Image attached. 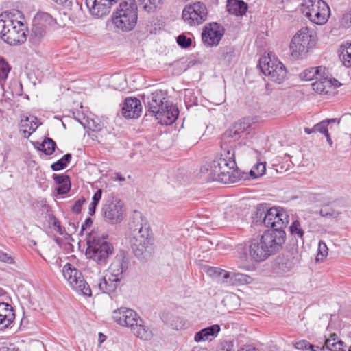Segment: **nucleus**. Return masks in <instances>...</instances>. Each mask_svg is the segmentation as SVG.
Returning a JSON list of instances; mask_svg holds the SVG:
<instances>
[{"label":"nucleus","instance_id":"obj_57","mask_svg":"<svg viewBox=\"0 0 351 351\" xmlns=\"http://www.w3.org/2000/svg\"><path fill=\"white\" fill-rule=\"evenodd\" d=\"M232 211V209H230L229 210H227L224 213V217L225 218L228 220V221H233L234 220V217H229V213H231Z\"/></svg>","mask_w":351,"mask_h":351},{"label":"nucleus","instance_id":"obj_12","mask_svg":"<svg viewBox=\"0 0 351 351\" xmlns=\"http://www.w3.org/2000/svg\"><path fill=\"white\" fill-rule=\"evenodd\" d=\"M259 67L262 73L268 77L269 80L280 84L286 78L287 71L285 66L269 53L259 59Z\"/></svg>","mask_w":351,"mask_h":351},{"label":"nucleus","instance_id":"obj_62","mask_svg":"<svg viewBox=\"0 0 351 351\" xmlns=\"http://www.w3.org/2000/svg\"><path fill=\"white\" fill-rule=\"evenodd\" d=\"M77 14H78L79 16H81V15L83 14L82 6L78 8Z\"/></svg>","mask_w":351,"mask_h":351},{"label":"nucleus","instance_id":"obj_44","mask_svg":"<svg viewBox=\"0 0 351 351\" xmlns=\"http://www.w3.org/2000/svg\"><path fill=\"white\" fill-rule=\"evenodd\" d=\"M177 43L182 47L186 48L191 46V39L182 34L178 36Z\"/></svg>","mask_w":351,"mask_h":351},{"label":"nucleus","instance_id":"obj_41","mask_svg":"<svg viewBox=\"0 0 351 351\" xmlns=\"http://www.w3.org/2000/svg\"><path fill=\"white\" fill-rule=\"evenodd\" d=\"M328 256V247L326 243L323 241H319L317 248V254L316 256V261H323L325 258Z\"/></svg>","mask_w":351,"mask_h":351},{"label":"nucleus","instance_id":"obj_27","mask_svg":"<svg viewBox=\"0 0 351 351\" xmlns=\"http://www.w3.org/2000/svg\"><path fill=\"white\" fill-rule=\"evenodd\" d=\"M130 330L135 336L145 341L150 340L153 336L152 331L141 318V322H135Z\"/></svg>","mask_w":351,"mask_h":351},{"label":"nucleus","instance_id":"obj_24","mask_svg":"<svg viewBox=\"0 0 351 351\" xmlns=\"http://www.w3.org/2000/svg\"><path fill=\"white\" fill-rule=\"evenodd\" d=\"M219 332L220 326L218 324H213L196 332L194 336V340L195 342L212 341L217 336Z\"/></svg>","mask_w":351,"mask_h":351},{"label":"nucleus","instance_id":"obj_18","mask_svg":"<svg viewBox=\"0 0 351 351\" xmlns=\"http://www.w3.org/2000/svg\"><path fill=\"white\" fill-rule=\"evenodd\" d=\"M118 0H86L85 3L93 16L102 18L110 13L111 7Z\"/></svg>","mask_w":351,"mask_h":351},{"label":"nucleus","instance_id":"obj_48","mask_svg":"<svg viewBox=\"0 0 351 351\" xmlns=\"http://www.w3.org/2000/svg\"><path fill=\"white\" fill-rule=\"evenodd\" d=\"M319 214L321 215V216L326 217H337L339 215L338 212H336L332 209L328 210L326 208L321 209L319 211Z\"/></svg>","mask_w":351,"mask_h":351},{"label":"nucleus","instance_id":"obj_35","mask_svg":"<svg viewBox=\"0 0 351 351\" xmlns=\"http://www.w3.org/2000/svg\"><path fill=\"white\" fill-rule=\"evenodd\" d=\"M71 158L72 155L71 154H66L62 158L51 165V169L54 171H57L65 169L71 162Z\"/></svg>","mask_w":351,"mask_h":351},{"label":"nucleus","instance_id":"obj_30","mask_svg":"<svg viewBox=\"0 0 351 351\" xmlns=\"http://www.w3.org/2000/svg\"><path fill=\"white\" fill-rule=\"evenodd\" d=\"M339 59L346 67L351 66V43H346L339 49Z\"/></svg>","mask_w":351,"mask_h":351},{"label":"nucleus","instance_id":"obj_1","mask_svg":"<svg viewBox=\"0 0 351 351\" xmlns=\"http://www.w3.org/2000/svg\"><path fill=\"white\" fill-rule=\"evenodd\" d=\"M250 125V119L244 118L235 122L223 133L219 158L201 167V173L205 175L206 179L222 183L234 182L232 177H234L237 167L234 150L236 141Z\"/></svg>","mask_w":351,"mask_h":351},{"label":"nucleus","instance_id":"obj_34","mask_svg":"<svg viewBox=\"0 0 351 351\" xmlns=\"http://www.w3.org/2000/svg\"><path fill=\"white\" fill-rule=\"evenodd\" d=\"M56 147V142L50 138H46L43 142L40 144L38 149L44 152L46 155H51Z\"/></svg>","mask_w":351,"mask_h":351},{"label":"nucleus","instance_id":"obj_40","mask_svg":"<svg viewBox=\"0 0 351 351\" xmlns=\"http://www.w3.org/2000/svg\"><path fill=\"white\" fill-rule=\"evenodd\" d=\"M102 191L98 189L93 195L92 203L89 206L88 214L93 216L95 213L96 208L101 198Z\"/></svg>","mask_w":351,"mask_h":351},{"label":"nucleus","instance_id":"obj_5","mask_svg":"<svg viewBox=\"0 0 351 351\" xmlns=\"http://www.w3.org/2000/svg\"><path fill=\"white\" fill-rule=\"evenodd\" d=\"M148 112L162 125H171L178 119V109L166 97L162 90H156L147 98Z\"/></svg>","mask_w":351,"mask_h":351},{"label":"nucleus","instance_id":"obj_55","mask_svg":"<svg viewBox=\"0 0 351 351\" xmlns=\"http://www.w3.org/2000/svg\"><path fill=\"white\" fill-rule=\"evenodd\" d=\"M283 266H284V263H282L281 264V266L280 267L281 268V269L284 271V272H287L288 271H289L291 269V263H285V269L283 268Z\"/></svg>","mask_w":351,"mask_h":351},{"label":"nucleus","instance_id":"obj_25","mask_svg":"<svg viewBox=\"0 0 351 351\" xmlns=\"http://www.w3.org/2000/svg\"><path fill=\"white\" fill-rule=\"evenodd\" d=\"M53 179L57 185L56 191L58 195H64L69 192L71 189V181L69 176L66 174L53 175Z\"/></svg>","mask_w":351,"mask_h":351},{"label":"nucleus","instance_id":"obj_39","mask_svg":"<svg viewBox=\"0 0 351 351\" xmlns=\"http://www.w3.org/2000/svg\"><path fill=\"white\" fill-rule=\"evenodd\" d=\"M337 122V119H326L319 123L315 124L314 127L315 132H319L322 134H326L328 131V126L330 123Z\"/></svg>","mask_w":351,"mask_h":351},{"label":"nucleus","instance_id":"obj_56","mask_svg":"<svg viewBox=\"0 0 351 351\" xmlns=\"http://www.w3.org/2000/svg\"><path fill=\"white\" fill-rule=\"evenodd\" d=\"M326 340H332L334 343H335V341H341L340 339H339L338 336L335 333L331 334L330 337L328 339H327Z\"/></svg>","mask_w":351,"mask_h":351},{"label":"nucleus","instance_id":"obj_21","mask_svg":"<svg viewBox=\"0 0 351 351\" xmlns=\"http://www.w3.org/2000/svg\"><path fill=\"white\" fill-rule=\"evenodd\" d=\"M142 111L141 101L136 97H127L122 107V114L127 119L138 118Z\"/></svg>","mask_w":351,"mask_h":351},{"label":"nucleus","instance_id":"obj_50","mask_svg":"<svg viewBox=\"0 0 351 351\" xmlns=\"http://www.w3.org/2000/svg\"><path fill=\"white\" fill-rule=\"evenodd\" d=\"M51 219L52 220V225L54 228V229L60 234H63V232L62 230L60 221L53 215L51 217Z\"/></svg>","mask_w":351,"mask_h":351},{"label":"nucleus","instance_id":"obj_36","mask_svg":"<svg viewBox=\"0 0 351 351\" xmlns=\"http://www.w3.org/2000/svg\"><path fill=\"white\" fill-rule=\"evenodd\" d=\"M266 171V162H258L254 165L250 171L252 179H256L263 176Z\"/></svg>","mask_w":351,"mask_h":351},{"label":"nucleus","instance_id":"obj_59","mask_svg":"<svg viewBox=\"0 0 351 351\" xmlns=\"http://www.w3.org/2000/svg\"><path fill=\"white\" fill-rule=\"evenodd\" d=\"M324 136H326V140H327V142L328 143V144H329L330 146H332V139H331V138H330V136L329 133H328V132H327V134H324Z\"/></svg>","mask_w":351,"mask_h":351},{"label":"nucleus","instance_id":"obj_3","mask_svg":"<svg viewBox=\"0 0 351 351\" xmlns=\"http://www.w3.org/2000/svg\"><path fill=\"white\" fill-rule=\"evenodd\" d=\"M129 266L128 259L123 256H117L103 278H100L93 289H97L102 293H107L111 297L117 295L121 289V282L123 273Z\"/></svg>","mask_w":351,"mask_h":351},{"label":"nucleus","instance_id":"obj_11","mask_svg":"<svg viewBox=\"0 0 351 351\" xmlns=\"http://www.w3.org/2000/svg\"><path fill=\"white\" fill-rule=\"evenodd\" d=\"M264 215L263 223L272 230H284L289 223V217L286 210L280 207H273L265 212L263 208L258 206L256 213V218Z\"/></svg>","mask_w":351,"mask_h":351},{"label":"nucleus","instance_id":"obj_64","mask_svg":"<svg viewBox=\"0 0 351 351\" xmlns=\"http://www.w3.org/2000/svg\"><path fill=\"white\" fill-rule=\"evenodd\" d=\"M0 159L2 160V162H4L6 159V156H3L2 154H0Z\"/></svg>","mask_w":351,"mask_h":351},{"label":"nucleus","instance_id":"obj_19","mask_svg":"<svg viewBox=\"0 0 351 351\" xmlns=\"http://www.w3.org/2000/svg\"><path fill=\"white\" fill-rule=\"evenodd\" d=\"M102 210L105 219L112 223H117L123 218V204L119 199L107 202Z\"/></svg>","mask_w":351,"mask_h":351},{"label":"nucleus","instance_id":"obj_17","mask_svg":"<svg viewBox=\"0 0 351 351\" xmlns=\"http://www.w3.org/2000/svg\"><path fill=\"white\" fill-rule=\"evenodd\" d=\"M223 35V28L217 23L206 25L202 33V39L205 45L209 47L219 44Z\"/></svg>","mask_w":351,"mask_h":351},{"label":"nucleus","instance_id":"obj_63","mask_svg":"<svg viewBox=\"0 0 351 351\" xmlns=\"http://www.w3.org/2000/svg\"><path fill=\"white\" fill-rule=\"evenodd\" d=\"M0 351H8V348L5 346H2L0 347Z\"/></svg>","mask_w":351,"mask_h":351},{"label":"nucleus","instance_id":"obj_54","mask_svg":"<svg viewBox=\"0 0 351 351\" xmlns=\"http://www.w3.org/2000/svg\"><path fill=\"white\" fill-rule=\"evenodd\" d=\"M239 351H259L257 348L252 346H247L242 348H241Z\"/></svg>","mask_w":351,"mask_h":351},{"label":"nucleus","instance_id":"obj_49","mask_svg":"<svg viewBox=\"0 0 351 351\" xmlns=\"http://www.w3.org/2000/svg\"><path fill=\"white\" fill-rule=\"evenodd\" d=\"M247 276H230L231 282L234 283L235 282H238L239 283H245L250 281V278L248 275Z\"/></svg>","mask_w":351,"mask_h":351},{"label":"nucleus","instance_id":"obj_60","mask_svg":"<svg viewBox=\"0 0 351 351\" xmlns=\"http://www.w3.org/2000/svg\"><path fill=\"white\" fill-rule=\"evenodd\" d=\"M332 86H335V87L340 86L341 84L338 82V80H337L335 79H332Z\"/></svg>","mask_w":351,"mask_h":351},{"label":"nucleus","instance_id":"obj_47","mask_svg":"<svg viewBox=\"0 0 351 351\" xmlns=\"http://www.w3.org/2000/svg\"><path fill=\"white\" fill-rule=\"evenodd\" d=\"M217 351H234L233 343L230 341H224L220 344Z\"/></svg>","mask_w":351,"mask_h":351},{"label":"nucleus","instance_id":"obj_16","mask_svg":"<svg viewBox=\"0 0 351 351\" xmlns=\"http://www.w3.org/2000/svg\"><path fill=\"white\" fill-rule=\"evenodd\" d=\"M112 318L118 324L130 329L134 326L135 322H141V317L136 311L125 307L113 311Z\"/></svg>","mask_w":351,"mask_h":351},{"label":"nucleus","instance_id":"obj_51","mask_svg":"<svg viewBox=\"0 0 351 351\" xmlns=\"http://www.w3.org/2000/svg\"><path fill=\"white\" fill-rule=\"evenodd\" d=\"M56 3L63 6L65 8L71 9L73 0H52Z\"/></svg>","mask_w":351,"mask_h":351},{"label":"nucleus","instance_id":"obj_15","mask_svg":"<svg viewBox=\"0 0 351 351\" xmlns=\"http://www.w3.org/2000/svg\"><path fill=\"white\" fill-rule=\"evenodd\" d=\"M264 243L268 247L267 250L271 256L278 252L286 240V233L284 230H270L265 231L261 236Z\"/></svg>","mask_w":351,"mask_h":351},{"label":"nucleus","instance_id":"obj_28","mask_svg":"<svg viewBox=\"0 0 351 351\" xmlns=\"http://www.w3.org/2000/svg\"><path fill=\"white\" fill-rule=\"evenodd\" d=\"M332 87V79L322 77V75L315 82L312 83V88L313 90L319 94H328L331 91Z\"/></svg>","mask_w":351,"mask_h":351},{"label":"nucleus","instance_id":"obj_6","mask_svg":"<svg viewBox=\"0 0 351 351\" xmlns=\"http://www.w3.org/2000/svg\"><path fill=\"white\" fill-rule=\"evenodd\" d=\"M113 251L114 247L108 241V236H98L95 232L88 234L86 255L98 264H106Z\"/></svg>","mask_w":351,"mask_h":351},{"label":"nucleus","instance_id":"obj_26","mask_svg":"<svg viewBox=\"0 0 351 351\" xmlns=\"http://www.w3.org/2000/svg\"><path fill=\"white\" fill-rule=\"evenodd\" d=\"M226 9L230 14L243 16L247 11V5L243 0H227Z\"/></svg>","mask_w":351,"mask_h":351},{"label":"nucleus","instance_id":"obj_37","mask_svg":"<svg viewBox=\"0 0 351 351\" xmlns=\"http://www.w3.org/2000/svg\"><path fill=\"white\" fill-rule=\"evenodd\" d=\"M294 347L300 350H307V351H322V348H319L318 346H314L306 340H300L296 341L293 343Z\"/></svg>","mask_w":351,"mask_h":351},{"label":"nucleus","instance_id":"obj_8","mask_svg":"<svg viewBox=\"0 0 351 351\" xmlns=\"http://www.w3.org/2000/svg\"><path fill=\"white\" fill-rule=\"evenodd\" d=\"M315 45V39L312 30L307 27H302L297 32L290 42L291 56L296 60L304 59Z\"/></svg>","mask_w":351,"mask_h":351},{"label":"nucleus","instance_id":"obj_9","mask_svg":"<svg viewBox=\"0 0 351 351\" xmlns=\"http://www.w3.org/2000/svg\"><path fill=\"white\" fill-rule=\"evenodd\" d=\"M56 20L47 12H38L33 20L29 40L34 46H38L44 43L50 28L55 29Z\"/></svg>","mask_w":351,"mask_h":351},{"label":"nucleus","instance_id":"obj_14","mask_svg":"<svg viewBox=\"0 0 351 351\" xmlns=\"http://www.w3.org/2000/svg\"><path fill=\"white\" fill-rule=\"evenodd\" d=\"M208 14L206 5L201 1H196L184 6L182 19L186 24L190 26H197L207 20Z\"/></svg>","mask_w":351,"mask_h":351},{"label":"nucleus","instance_id":"obj_29","mask_svg":"<svg viewBox=\"0 0 351 351\" xmlns=\"http://www.w3.org/2000/svg\"><path fill=\"white\" fill-rule=\"evenodd\" d=\"M207 274L213 278L222 276L223 282H228L230 276H247L245 274L235 272H228L219 267H210L207 269Z\"/></svg>","mask_w":351,"mask_h":351},{"label":"nucleus","instance_id":"obj_58","mask_svg":"<svg viewBox=\"0 0 351 351\" xmlns=\"http://www.w3.org/2000/svg\"><path fill=\"white\" fill-rule=\"evenodd\" d=\"M304 132L308 134H311L312 133H315V130H314V127H313L312 128H305Z\"/></svg>","mask_w":351,"mask_h":351},{"label":"nucleus","instance_id":"obj_38","mask_svg":"<svg viewBox=\"0 0 351 351\" xmlns=\"http://www.w3.org/2000/svg\"><path fill=\"white\" fill-rule=\"evenodd\" d=\"M289 231L292 236L295 238H300L303 239L304 232L302 229V225L298 220H295L289 226Z\"/></svg>","mask_w":351,"mask_h":351},{"label":"nucleus","instance_id":"obj_23","mask_svg":"<svg viewBox=\"0 0 351 351\" xmlns=\"http://www.w3.org/2000/svg\"><path fill=\"white\" fill-rule=\"evenodd\" d=\"M38 119L34 116H23L19 127L20 132L24 134L25 137H29L38 127Z\"/></svg>","mask_w":351,"mask_h":351},{"label":"nucleus","instance_id":"obj_45","mask_svg":"<svg viewBox=\"0 0 351 351\" xmlns=\"http://www.w3.org/2000/svg\"><path fill=\"white\" fill-rule=\"evenodd\" d=\"M86 202V199L84 197H81L80 199H78L73 206L71 208V210L73 213L75 214H79L81 213L82 208L84 202Z\"/></svg>","mask_w":351,"mask_h":351},{"label":"nucleus","instance_id":"obj_4","mask_svg":"<svg viewBox=\"0 0 351 351\" xmlns=\"http://www.w3.org/2000/svg\"><path fill=\"white\" fill-rule=\"evenodd\" d=\"M132 237V249L138 258L144 256L152 245V232L146 218L138 211H134L130 223Z\"/></svg>","mask_w":351,"mask_h":351},{"label":"nucleus","instance_id":"obj_33","mask_svg":"<svg viewBox=\"0 0 351 351\" xmlns=\"http://www.w3.org/2000/svg\"><path fill=\"white\" fill-rule=\"evenodd\" d=\"M346 345L342 341L334 343L332 340H326L322 351H346Z\"/></svg>","mask_w":351,"mask_h":351},{"label":"nucleus","instance_id":"obj_52","mask_svg":"<svg viewBox=\"0 0 351 351\" xmlns=\"http://www.w3.org/2000/svg\"><path fill=\"white\" fill-rule=\"evenodd\" d=\"M92 224H93L92 219L90 217L87 218L81 226V231L82 232L85 231L88 228H90L92 226Z\"/></svg>","mask_w":351,"mask_h":351},{"label":"nucleus","instance_id":"obj_7","mask_svg":"<svg viewBox=\"0 0 351 351\" xmlns=\"http://www.w3.org/2000/svg\"><path fill=\"white\" fill-rule=\"evenodd\" d=\"M138 20V7L135 0H123L117 10L112 21L123 32L132 30Z\"/></svg>","mask_w":351,"mask_h":351},{"label":"nucleus","instance_id":"obj_31","mask_svg":"<svg viewBox=\"0 0 351 351\" xmlns=\"http://www.w3.org/2000/svg\"><path fill=\"white\" fill-rule=\"evenodd\" d=\"M324 70L322 66L311 67L305 69L300 74V77L302 80L311 81L314 79H318L321 75V72Z\"/></svg>","mask_w":351,"mask_h":351},{"label":"nucleus","instance_id":"obj_46","mask_svg":"<svg viewBox=\"0 0 351 351\" xmlns=\"http://www.w3.org/2000/svg\"><path fill=\"white\" fill-rule=\"evenodd\" d=\"M0 261L8 264H14V258L8 254L0 250Z\"/></svg>","mask_w":351,"mask_h":351},{"label":"nucleus","instance_id":"obj_53","mask_svg":"<svg viewBox=\"0 0 351 351\" xmlns=\"http://www.w3.org/2000/svg\"><path fill=\"white\" fill-rule=\"evenodd\" d=\"M112 178L114 180L119 182H124L125 180V178L120 173H115Z\"/></svg>","mask_w":351,"mask_h":351},{"label":"nucleus","instance_id":"obj_13","mask_svg":"<svg viewBox=\"0 0 351 351\" xmlns=\"http://www.w3.org/2000/svg\"><path fill=\"white\" fill-rule=\"evenodd\" d=\"M62 274L64 279L77 293L88 297L92 295L91 289L82 272L72 264L66 263L62 268Z\"/></svg>","mask_w":351,"mask_h":351},{"label":"nucleus","instance_id":"obj_2","mask_svg":"<svg viewBox=\"0 0 351 351\" xmlns=\"http://www.w3.org/2000/svg\"><path fill=\"white\" fill-rule=\"evenodd\" d=\"M27 25L23 14L17 10L0 14V38L10 46H17L27 40Z\"/></svg>","mask_w":351,"mask_h":351},{"label":"nucleus","instance_id":"obj_61","mask_svg":"<svg viewBox=\"0 0 351 351\" xmlns=\"http://www.w3.org/2000/svg\"><path fill=\"white\" fill-rule=\"evenodd\" d=\"M105 335H104L102 333H99V341L100 342H103L104 341V339H105Z\"/></svg>","mask_w":351,"mask_h":351},{"label":"nucleus","instance_id":"obj_32","mask_svg":"<svg viewBox=\"0 0 351 351\" xmlns=\"http://www.w3.org/2000/svg\"><path fill=\"white\" fill-rule=\"evenodd\" d=\"M139 5L147 12H154L156 8L160 7L162 0H138Z\"/></svg>","mask_w":351,"mask_h":351},{"label":"nucleus","instance_id":"obj_10","mask_svg":"<svg viewBox=\"0 0 351 351\" xmlns=\"http://www.w3.org/2000/svg\"><path fill=\"white\" fill-rule=\"evenodd\" d=\"M300 10L311 22L319 25H324L330 15V9L323 0H302Z\"/></svg>","mask_w":351,"mask_h":351},{"label":"nucleus","instance_id":"obj_43","mask_svg":"<svg viewBox=\"0 0 351 351\" xmlns=\"http://www.w3.org/2000/svg\"><path fill=\"white\" fill-rule=\"evenodd\" d=\"M340 26L345 29L351 28V8L342 16Z\"/></svg>","mask_w":351,"mask_h":351},{"label":"nucleus","instance_id":"obj_20","mask_svg":"<svg viewBox=\"0 0 351 351\" xmlns=\"http://www.w3.org/2000/svg\"><path fill=\"white\" fill-rule=\"evenodd\" d=\"M267 247L261 237L252 239L250 241L249 254L253 261L262 262L271 256Z\"/></svg>","mask_w":351,"mask_h":351},{"label":"nucleus","instance_id":"obj_22","mask_svg":"<svg viewBox=\"0 0 351 351\" xmlns=\"http://www.w3.org/2000/svg\"><path fill=\"white\" fill-rule=\"evenodd\" d=\"M15 319L12 307L5 302H0V330L9 328Z\"/></svg>","mask_w":351,"mask_h":351},{"label":"nucleus","instance_id":"obj_42","mask_svg":"<svg viewBox=\"0 0 351 351\" xmlns=\"http://www.w3.org/2000/svg\"><path fill=\"white\" fill-rule=\"evenodd\" d=\"M10 69L11 68L8 62L3 58H1L0 59V77L2 79L7 78Z\"/></svg>","mask_w":351,"mask_h":351}]
</instances>
